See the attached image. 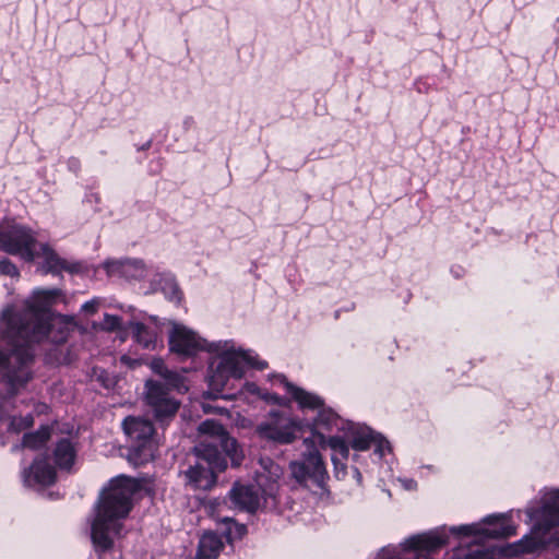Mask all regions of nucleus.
I'll use <instances>...</instances> for the list:
<instances>
[{"mask_svg": "<svg viewBox=\"0 0 559 559\" xmlns=\"http://www.w3.org/2000/svg\"><path fill=\"white\" fill-rule=\"evenodd\" d=\"M164 286L162 287L165 296L171 301H180L181 293L179 287L175 281V278L170 275L164 277Z\"/></svg>", "mask_w": 559, "mask_h": 559, "instance_id": "nucleus-29", "label": "nucleus"}, {"mask_svg": "<svg viewBox=\"0 0 559 559\" xmlns=\"http://www.w3.org/2000/svg\"><path fill=\"white\" fill-rule=\"evenodd\" d=\"M337 415L330 408L321 407L319 408L318 416L316 417L312 427L318 430L319 428H323L328 431H331L334 426L338 425Z\"/></svg>", "mask_w": 559, "mask_h": 559, "instance_id": "nucleus-24", "label": "nucleus"}, {"mask_svg": "<svg viewBox=\"0 0 559 559\" xmlns=\"http://www.w3.org/2000/svg\"><path fill=\"white\" fill-rule=\"evenodd\" d=\"M276 380L283 384L299 408L314 411L324 406V402L319 395L290 383L284 376H277Z\"/></svg>", "mask_w": 559, "mask_h": 559, "instance_id": "nucleus-16", "label": "nucleus"}, {"mask_svg": "<svg viewBox=\"0 0 559 559\" xmlns=\"http://www.w3.org/2000/svg\"><path fill=\"white\" fill-rule=\"evenodd\" d=\"M108 275H121L127 278H139L144 276L145 267L141 260H112L104 263Z\"/></svg>", "mask_w": 559, "mask_h": 559, "instance_id": "nucleus-18", "label": "nucleus"}, {"mask_svg": "<svg viewBox=\"0 0 559 559\" xmlns=\"http://www.w3.org/2000/svg\"><path fill=\"white\" fill-rule=\"evenodd\" d=\"M98 306H99V300L94 298V299H91V300L84 302L82 305L81 309L83 312H85L87 314H94V313H96Z\"/></svg>", "mask_w": 559, "mask_h": 559, "instance_id": "nucleus-36", "label": "nucleus"}, {"mask_svg": "<svg viewBox=\"0 0 559 559\" xmlns=\"http://www.w3.org/2000/svg\"><path fill=\"white\" fill-rule=\"evenodd\" d=\"M123 430L129 437L127 457L133 465H142L154 459L156 445L153 441L154 428L151 421L138 417H128Z\"/></svg>", "mask_w": 559, "mask_h": 559, "instance_id": "nucleus-7", "label": "nucleus"}, {"mask_svg": "<svg viewBox=\"0 0 559 559\" xmlns=\"http://www.w3.org/2000/svg\"><path fill=\"white\" fill-rule=\"evenodd\" d=\"M325 447H330L335 453L340 454L343 460H347L349 455L348 444L341 437L328 438Z\"/></svg>", "mask_w": 559, "mask_h": 559, "instance_id": "nucleus-30", "label": "nucleus"}, {"mask_svg": "<svg viewBox=\"0 0 559 559\" xmlns=\"http://www.w3.org/2000/svg\"><path fill=\"white\" fill-rule=\"evenodd\" d=\"M61 292L35 289L25 300L24 309L14 312L5 308L0 319V419L11 406V400L33 379L32 345L48 335L50 329L73 323V318L53 314L50 308Z\"/></svg>", "mask_w": 559, "mask_h": 559, "instance_id": "nucleus-1", "label": "nucleus"}, {"mask_svg": "<svg viewBox=\"0 0 559 559\" xmlns=\"http://www.w3.org/2000/svg\"><path fill=\"white\" fill-rule=\"evenodd\" d=\"M229 496L236 507L248 512H254L260 506V497L251 486L236 484Z\"/></svg>", "mask_w": 559, "mask_h": 559, "instance_id": "nucleus-19", "label": "nucleus"}, {"mask_svg": "<svg viewBox=\"0 0 559 559\" xmlns=\"http://www.w3.org/2000/svg\"><path fill=\"white\" fill-rule=\"evenodd\" d=\"M34 424V418L31 414L25 416H12L9 417V430L15 433H19Z\"/></svg>", "mask_w": 559, "mask_h": 559, "instance_id": "nucleus-28", "label": "nucleus"}, {"mask_svg": "<svg viewBox=\"0 0 559 559\" xmlns=\"http://www.w3.org/2000/svg\"><path fill=\"white\" fill-rule=\"evenodd\" d=\"M204 412H210V409L206 406H203Z\"/></svg>", "mask_w": 559, "mask_h": 559, "instance_id": "nucleus-44", "label": "nucleus"}, {"mask_svg": "<svg viewBox=\"0 0 559 559\" xmlns=\"http://www.w3.org/2000/svg\"><path fill=\"white\" fill-rule=\"evenodd\" d=\"M396 557L397 548L392 546L383 547L378 555V559H396Z\"/></svg>", "mask_w": 559, "mask_h": 559, "instance_id": "nucleus-35", "label": "nucleus"}, {"mask_svg": "<svg viewBox=\"0 0 559 559\" xmlns=\"http://www.w3.org/2000/svg\"><path fill=\"white\" fill-rule=\"evenodd\" d=\"M401 481H402L404 488L407 490H413L416 488V481L413 479H402Z\"/></svg>", "mask_w": 559, "mask_h": 559, "instance_id": "nucleus-39", "label": "nucleus"}, {"mask_svg": "<svg viewBox=\"0 0 559 559\" xmlns=\"http://www.w3.org/2000/svg\"><path fill=\"white\" fill-rule=\"evenodd\" d=\"M75 449L69 439L60 440L55 449V462L60 468L69 469L75 460Z\"/></svg>", "mask_w": 559, "mask_h": 559, "instance_id": "nucleus-22", "label": "nucleus"}, {"mask_svg": "<svg viewBox=\"0 0 559 559\" xmlns=\"http://www.w3.org/2000/svg\"><path fill=\"white\" fill-rule=\"evenodd\" d=\"M331 460H332V462L334 464L336 477L345 476V474H346V466H345V464L341 463L335 455H332Z\"/></svg>", "mask_w": 559, "mask_h": 559, "instance_id": "nucleus-37", "label": "nucleus"}, {"mask_svg": "<svg viewBox=\"0 0 559 559\" xmlns=\"http://www.w3.org/2000/svg\"><path fill=\"white\" fill-rule=\"evenodd\" d=\"M0 274L10 277H19L20 275L17 267L9 259H3L0 261Z\"/></svg>", "mask_w": 559, "mask_h": 559, "instance_id": "nucleus-33", "label": "nucleus"}, {"mask_svg": "<svg viewBox=\"0 0 559 559\" xmlns=\"http://www.w3.org/2000/svg\"><path fill=\"white\" fill-rule=\"evenodd\" d=\"M119 332V337H120V341L121 342H124L126 338H127V332L124 329H122V326L120 328V330H117Z\"/></svg>", "mask_w": 559, "mask_h": 559, "instance_id": "nucleus-42", "label": "nucleus"}, {"mask_svg": "<svg viewBox=\"0 0 559 559\" xmlns=\"http://www.w3.org/2000/svg\"><path fill=\"white\" fill-rule=\"evenodd\" d=\"M0 250L12 255H19L27 262H32L37 255H41L47 272L68 271L79 273L82 270L81 263L68 262L59 258L47 243L40 245V251L36 252L34 231L14 221H3L0 224Z\"/></svg>", "mask_w": 559, "mask_h": 559, "instance_id": "nucleus-4", "label": "nucleus"}, {"mask_svg": "<svg viewBox=\"0 0 559 559\" xmlns=\"http://www.w3.org/2000/svg\"><path fill=\"white\" fill-rule=\"evenodd\" d=\"M194 453L199 461L185 472L187 483L194 489H211L216 483L215 472L226 468L225 460L216 445L205 442L195 445Z\"/></svg>", "mask_w": 559, "mask_h": 559, "instance_id": "nucleus-6", "label": "nucleus"}, {"mask_svg": "<svg viewBox=\"0 0 559 559\" xmlns=\"http://www.w3.org/2000/svg\"><path fill=\"white\" fill-rule=\"evenodd\" d=\"M261 471L258 473L257 483L265 496L273 497L278 488V481L284 475V469L270 457L260 460Z\"/></svg>", "mask_w": 559, "mask_h": 559, "instance_id": "nucleus-13", "label": "nucleus"}, {"mask_svg": "<svg viewBox=\"0 0 559 559\" xmlns=\"http://www.w3.org/2000/svg\"><path fill=\"white\" fill-rule=\"evenodd\" d=\"M447 543L444 533L435 531L424 534H418L405 539L401 547L404 550H427L433 551Z\"/></svg>", "mask_w": 559, "mask_h": 559, "instance_id": "nucleus-17", "label": "nucleus"}, {"mask_svg": "<svg viewBox=\"0 0 559 559\" xmlns=\"http://www.w3.org/2000/svg\"><path fill=\"white\" fill-rule=\"evenodd\" d=\"M24 484L29 487L49 486L55 483V469L45 459L35 460L28 469L23 472Z\"/></svg>", "mask_w": 559, "mask_h": 559, "instance_id": "nucleus-15", "label": "nucleus"}, {"mask_svg": "<svg viewBox=\"0 0 559 559\" xmlns=\"http://www.w3.org/2000/svg\"><path fill=\"white\" fill-rule=\"evenodd\" d=\"M201 435L207 436L213 441L203 442L218 447L228 455L234 465H239L242 460V454L238 449V444L234 438H230L224 427L213 419H207L200 424L198 428Z\"/></svg>", "mask_w": 559, "mask_h": 559, "instance_id": "nucleus-12", "label": "nucleus"}, {"mask_svg": "<svg viewBox=\"0 0 559 559\" xmlns=\"http://www.w3.org/2000/svg\"><path fill=\"white\" fill-rule=\"evenodd\" d=\"M140 490L141 483L124 475L112 478L103 490L92 524V540L96 551H106L112 547V535L119 534L120 520L128 516Z\"/></svg>", "mask_w": 559, "mask_h": 559, "instance_id": "nucleus-3", "label": "nucleus"}, {"mask_svg": "<svg viewBox=\"0 0 559 559\" xmlns=\"http://www.w3.org/2000/svg\"><path fill=\"white\" fill-rule=\"evenodd\" d=\"M122 320L118 316L108 314L104 316L103 322L99 323V328L107 332H114L120 330Z\"/></svg>", "mask_w": 559, "mask_h": 559, "instance_id": "nucleus-32", "label": "nucleus"}, {"mask_svg": "<svg viewBox=\"0 0 559 559\" xmlns=\"http://www.w3.org/2000/svg\"><path fill=\"white\" fill-rule=\"evenodd\" d=\"M498 554H502V550L497 551L496 549H485L476 546L464 554H459L453 559H497Z\"/></svg>", "mask_w": 559, "mask_h": 559, "instance_id": "nucleus-25", "label": "nucleus"}, {"mask_svg": "<svg viewBox=\"0 0 559 559\" xmlns=\"http://www.w3.org/2000/svg\"><path fill=\"white\" fill-rule=\"evenodd\" d=\"M526 514L530 521L535 522L532 535L524 536L510 546L512 550L510 554L535 552L549 545L559 547V533L554 534L549 539L543 536L544 531L559 525V489L546 491L543 496V506L539 509H527Z\"/></svg>", "mask_w": 559, "mask_h": 559, "instance_id": "nucleus-5", "label": "nucleus"}, {"mask_svg": "<svg viewBox=\"0 0 559 559\" xmlns=\"http://www.w3.org/2000/svg\"><path fill=\"white\" fill-rule=\"evenodd\" d=\"M120 360L122 364L127 365V366H130V367H135L138 365H140L139 360H135V359H131L129 356L127 355H122L120 357Z\"/></svg>", "mask_w": 559, "mask_h": 559, "instance_id": "nucleus-38", "label": "nucleus"}, {"mask_svg": "<svg viewBox=\"0 0 559 559\" xmlns=\"http://www.w3.org/2000/svg\"><path fill=\"white\" fill-rule=\"evenodd\" d=\"M168 343L169 349L178 355L193 356L201 350L216 355L210 364L209 386L212 392L207 393L209 397H217L230 379H241L246 368L263 370L267 366L252 350L236 347L233 341L207 343L193 330L179 323H173Z\"/></svg>", "mask_w": 559, "mask_h": 559, "instance_id": "nucleus-2", "label": "nucleus"}, {"mask_svg": "<svg viewBox=\"0 0 559 559\" xmlns=\"http://www.w3.org/2000/svg\"><path fill=\"white\" fill-rule=\"evenodd\" d=\"M311 431L312 436L304 439V445L306 447V452L304 454L320 453L317 449V444H319L322 449L325 448V436L319 430H316L313 427Z\"/></svg>", "mask_w": 559, "mask_h": 559, "instance_id": "nucleus-27", "label": "nucleus"}, {"mask_svg": "<svg viewBox=\"0 0 559 559\" xmlns=\"http://www.w3.org/2000/svg\"><path fill=\"white\" fill-rule=\"evenodd\" d=\"M222 522L226 525V528L223 532V534L225 535L228 542L241 538L247 533V528L245 525L238 524L229 518L223 519Z\"/></svg>", "mask_w": 559, "mask_h": 559, "instance_id": "nucleus-26", "label": "nucleus"}, {"mask_svg": "<svg viewBox=\"0 0 559 559\" xmlns=\"http://www.w3.org/2000/svg\"><path fill=\"white\" fill-rule=\"evenodd\" d=\"M292 477L300 485L309 484L323 489L328 479V472L320 453L302 454V460L289 464Z\"/></svg>", "mask_w": 559, "mask_h": 559, "instance_id": "nucleus-9", "label": "nucleus"}, {"mask_svg": "<svg viewBox=\"0 0 559 559\" xmlns=\"http://www.w3.org/2000/svg\"><path fill=\"white\" fill-rule=\"evenodd\" d=\"M151 368L155 373H157L162 378H164L169 371V369L165 366L163 359L160 358H154L151 362Z\"/></svg>", "mask_w": 559, "mask_h": 559, "instance_id": "nucleus-34", "label": "nucleus"}, {"mask_svg": "<svg viewBox=\"0 0 559 559\" xmlns=\"http://www.w3.org/2000/svg\"><path fill=\"white\" fill-rule=\"evenodd\" d=\"M371 444L376 445L374 452L382 457L386 451H390L389 442L380 435L373 433L368 427H354L350 445L357 451H366Z\"/></svg>", "mask_w": 559, "mask_h": 559, "instance_id": "nucleus-14", "label": "nucleus"}, {"mask_svg": "<svg viewBox=\"0 0 559 559\" xmlns=\"http://www.w3.org/2000/svg\"><path fill=\"white\" fill-rule=\"evenodd\" d=\"M223 549V542L214 533H205L201 536L197 559H216Z\"/></svg>", "mask_w": 559, "mask_h": 559, "instance_id": "nucleus-21", "label": "nucleus"}, {"mask_svg": "<svg viewBox=\"0 0 559 559\" xmlns=\"http://www.w3.org/2000/svg\"><path fill=\"white\" fill-rule=\"evenodd\" d=\"M245 388L251 393H258V388L254 383H246Z\"/></svg>", "mask_w": 559, "mask_h": 559, "instance_id": "nucleus-41", "label": "nucleus"}, {"mask_svg": "<svg viewBox=\"0 0 559 559\" xmlns=\"http://www.w3.org/2000/svg\"><path fill=\"white\" fill-rule=\"evenodd\" d=\"M267 401H272L280 405H285L286 403L283 401L282 397L277 396L276 394H272L265 397Z\"/></svg>", "mask_w": 559, "mask_h": 559, "instance_id": "nucleus-40", "label": "nucleus"}, {"mask_svg": "<svg viewBox=\"0 0 559 559\" xmlns=\"http://www.w3.org/2000/svg\"><path fill=\"white\" fill-rule=\"evenodd\" d=\"M450 532L478 538H501L513 536L515 534V526L510 523L507 514H499L488 515L479 523L452 526Z\"/></svg>", "mask_w": 559, "mask_h": 559, "instance_id": "nucleus-8", "label": "nucleus"}, {"mask_svg": "<svg viewBox=\"0 0 559 559\" xmlns=\"http://www.w3.org/2000/svg\"><path fill=\"white\" fill-rule=\"evenodd\" d=\"M128 329L131 330L134 342L142 348L150 350L156 348L158 337L157 326H150L142 322L131 321L128 323Z\"/></svg>", "mask_w": 559, "mask_h": 559, "instance_id": "nucleus-20", "label": "nucleus"}, {"mask_svg": "<svg viewBox=\"0 0 559 559\" xmlns=\"http://www.w3.org/2000/svg\"><path fill=\"white\" fill-rule=\"evenodd\" d=\"M50 437V430L47 426L40 427L37 431L25 433L23 436L22 444L15 445L14 449L27 448L31 450H37L45 445L46 441Z\"/></svg>", "mask_w": 559, "mask_h": 559, "instance_id": "nucleus-23", "label": "nucleus"}, {"mask_svg": "<svg viewBox=\"0 0 559 559\" xmlns=\"http://www.w3.org/2000/svg\"><path fill=\"white\" fill-rule=\"evenodd\" d=\"M144 400L155 418L159 421L174 417L179 408V403L169 397L167 390L160 383L153 380L145 382Z\"/></svg>", "mask_w": 559, "mask_h": 559, "instance_id": "nucleus-11", "label": "nucleus"}, {"mask_svg": "<svg viewBox=\"0 0 559 559\" xmlns=\"http://www.w3.org/2000/svg\"><path fill=\"white\" fill-rule=\"evenodd\" d=\"M355 473H356V478H357L358 480H360L361 475H360L359 471H358V469H355Z\"/></svg>", "mask_w": 559, "mask_h": 559, "instance_id": "nucleus-43", "label": "nucleus"}, {"mask_svg": "<svg viewBox=\"0 0 559 559\" xmlns=\"http://www.w3.org/2000/svg\"><path fill=\"white\" fill-rule=\"evenodd\" d=\"M299 429L298 423L281 412L271 411L267 417L258 426L259 435L267 440L289 444L296 439V431Z\"/></svg>", "mask_w": 559, "mask_h": 559, "instance_id": "nucleus-10", "label": "nucleus"}, {"mask_svg": "<svg viewBox=\"0 0 559 559\" xmlns=\"http://www.w3.org/2000/svg\"><path fill=\"white\" fill-rule=\"evenodd\" d=\"M164 379L169 388L176 389L179 392L188 390L183 377L175 371L169 370Z\"/></svg>", "mask_w": 559, "mask_h": 559, "instance_id": "nucleus-31", "label": "nucleus"}]
</instances>
